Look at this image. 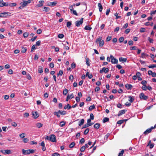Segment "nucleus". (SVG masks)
Wrapping results in <instances>:
<instances>
[{
	"label": "nucleus",
	"instance_id": "nucleus-1",
	"mask_svg": "<svg viewBox=\"0 0 156 156\" xmlns=\"http://www.w3.org/2000/svg\"><path fill=\"white\" fill-rule=\"evenodd\" d=\"M45 139L51 141L52 142H56V139L55 136L54 134L51 135L49 136H47L45 138Z\"/></svg>",
	"mask_w": 156,
	"mask_h": 156
},
{
	"label": "nucleus",
	"instance_id": "nucleus-2",
	"mask_svg": "<svg viewBox=\"0 0 156 156\" xmlns=\"http://www.w3.org/2000/svg\"><path fill=\"white\" fill-rule=\"evenodd\" d=\"M34 152V151L33 149H28L26 150L24 149L22 150V153L24 155L29 154L31 153H33Z\"/></svg>",
	"mask_w": 156,
	"mask_h": 156
},
{
	"label": "nucleus",
	"instance_id": "nucleus-3",
	"mask_svg": "<svg viewBox=\"0 0 156 156\" xmlns=\"http://www.w3.org/2000/svg\"><path fill=\"white\" fill-rule=\"evenodd\" d=\"M110 57L111 59V62L112 63L116 64L118 63V60L115 58L113 55H111Z\"/></svg>",
	"mask_w": 156,
	"mask_h": 156
},
{
	"label": "nucleus",
	"instance_id": "nucleus-4",
	"mask_svg": "<svg viewBox=\"0 0 156 156\" xmlns=\"http://www.w3.org/2000/svg\"><path fill=\"white\" fill-rule=\"evenodd\" d=\"M140 98L142 100H146L148 98V96L144 95L143 93H141L139 95Z\"/></svg>",
	"mask_w": 156,
	"mask_h": 156
},
{
	"label": "nucleus",
	"instance_id": "nucleus-5",
	"mask_svg": "<svg viewBox=\"0 0 156 156\" xmlns=\"http://www.w3.org/2000/svg\"><path fill=\"white\" fill-rule=\"evenodd\" d=\"M83 18H81L80 20L79 21H76V25L77 27L80 26V25H82L83 23Z\"/></svg>",
	"mask_w": 156,
	"mask_h": 156
},
{
	"label": "nucleus",
	"instance_id": "nucleus-6",
	"mask_svg": "<svg viewBox=\"0 0 156 156\" xmlns=\"http://www.w3.org/2000/svg\"><path fill=\"white\" fill-rule=\"evenodd\" d=\"M32 116L34 119H36L38 118L39 116L38 113L37 112H32Z\"/></svg>",
	"mask_w": 156,
	"mask_h": 156
},
{
	"label": "nucleus",
	"instance_id": "nucleus-7",
	"mask_svg": "<svg viewBox=\"0 0 156 156\" xmlns=\"http://www.w3.org/2000/svg\"><path fill=\"white\" fill-rule=\"evenodd\" d=\"M152 129H153V127L152 126L150 128L147 129L144 132V133L145 135H146L148 133H150L151 132L152 130Z\"/></svg>",
	"mask_w": 156,
	"mask_h": 156
},
{
	"label": "nucleus",
	"instance_id": "nucleus-8",
	"mask_svg": "<svg viewBox=\"0 0 156 156\" xmlns=\"http://www.w3.org/2000/svg\"><path fill=\"white\" fill-rule=\"evenodd\" d=\"M57 4V2H50L48 3V5L49 6L53 7L55 6Z\"/></svg>",
	"mask_w": 156,
	"mask_h": 156
},
{
	"label": "nucleus",
	"instance_id": "nucleus-9",
	"mask_svg": "<svg viewBox=\"0 0 156 156\" xmlns=\"http://www.w3.org/2000/svg\"><path fill=\"white\" fill-rule=\"evenodd\" d=\"M126 88L128 90H131L133 87V86L131 84H126L125 85Z\"/></svg>",
	"mask_w": 156,
	"mask_h": 156
},
{
	"label": "nucleus",
	"instance_id": "nucleus-10",
	"mask_svg": "<svg viewBox=\"0 0 156 156\" xmlns=\"http://www.w3.org/2000/svg\"><path fill=\"white\" fill-rule=\"evenodd\" d=\"M8 14H10V13L8 12H5L0 13V17H5L6 16H2V15H5Z\"/></svg>",
	"mask_w": 156,
	"mask_h": 156
},
{
	"label": "nucleus",
	"instance_id": "nucleus-11",
	"mask_svg": "<svg viewBox=\"0 0 156 156\" xmlns=\"http://www.w3.org/2000/svg\"><path fill=\"white\" fill-rule=\"evenodd\" d=\"M8 3L6 2H1L0 3V7H2L3 6H8Z\"/></svg>",
	"mask_w": 156,
	"mask_h": 156
},
{
	"label": "nucleus",
	"instance_id": "nucleus-12",
	"mask_svg": "<svg viewBox=\"0 0 156 156\" xmlns=\"http://www.w3.org/2000/svg\"><path fill=\"white\" fill-rule=\"evenodd\" d=\"M12 153V152L10 150H5V154H9Z\"/></svg>",
	"mask_w": 156,
	"mask_h": 156
},
{
	"label": "nucleus",
	"instance_id": "nucleus-13",
	"mask_svg": "<svg viewBox=\"0 0 156 156\" xmlns=\"http://www.w3.org/2000/svg\"><path fill=\"white\" fill-rule=\"evenodd\" d=\"M125 110H122L120 111L118 114L119 116H120L122 115L125 114Z\"/></svg>",
	"mask_w": 156,
	"mask_h": 156
},
{
	"label": "nucleus",
	"instance_id": "nucleus-14",
	"mask_svg": "<svg viewBox=\"0 0 156 156\" xmlns=\"http://www.w3.org/2000/svg\"><path fill=\"white\" fill-rule=\"evenodd\" d=\"M98 7H99V11L100 12H101L103 9L102 6V5L100 3H98Z\"/></svg>",
	"mask_w": 156,
	"mask_h": 156
},
{
	"label": "nucleus",
	"instance_id": "nucleus-15",
	"mask_svg": "<svg viewBox=\"0 0 156 156\" xmlns=\"http://www.w3.org/2000/svg\"><path fill=\"white\" fill-rule=\"evenodd\" d=\"M60 113L59 112V110L58 112H54V114L55 115H56L58 118H59L60 117Z\"/></svg>",
	"mask_w": 156,
	"mask_h": 156
},
{
	"label": "nucleus",
	"instance_id": "nucleus-16",
	"mask_svg": "<svg viewBox=\"0 0 156 156\" xmlns=\"http://www.w3.org/2000/svg\"><path fill=\"white\" fill-rule=\"evenodd\" d=\"M86 76H87L90 79L93 77V75L91 74H89L88 72H87L86 75Z\"/></svg>",
	"mask_w": 156,
	"mask_h": 156
},
{
	"label": "nucleus",
	"instance_id": "nucleus-17",
	"mask_svg": "<svg viewBox=\"0 0 156 156\" xmlns=\"http://www.w3.org/2000/svg\"><path fill=\"white\" fill-rule=\"evenodd\" d=\"M84 120L83 119H81L80 121L79 122V126H81L82 125L84 122Z\"/></svg>",
	"mask_w": 156,
	"mask_h": 156
},
{
	"label": "nucleus",
	"instance_id": "nucleus-18",
	"mask_svg": "<svg viewBox=\"0 0 156 156\" xmlns=\"http://www.w3.org/2000/svg\"><path fill=\"white\" fill-rule=\"evenodd\" d=\"M72 108V107L69 105V104H68L66 105H65L64 107V108L65 109L68 108V109H70Z\"/></svg>",
	"mask_w": 156,
	"mask_h": 156
},
{
	"label": "nucleus",
	"instance_id": "nucleus-19",
	"mask_svg": "<svg viewBox=\"0 0 156 156\" xmlns=\"http://www.w3.org/2000/svg\"><path fill=\"white\" fill-rule=\"evenodd\" d=\"M44 2V1H43V0L39 1V4H37V6L38 7H41V6H42L43 5V3Z\"/></svg>",
	"mask_w": 156,
	"mask_h": 156
},
{
	"label": "nucleus",
	"instance_id": "nucleus-20",
	"mask_svg": "<svg viewBox=\"0 0 156 156\" xmlns=\"http://www.w3.org/2000/svg\"><path fill=\"white\" fill-rule=\"evenodd\" d=\"M100 126V124L99 123H97L95 124L94 126V128L98 129L99 128Z\"/></svg>",
	"mask_w": 156,
	"mask_h": 156
},
{
	"label": "nucleus",
	"instance_id": "nucleus-21",
	"mask_svg": "<svg viewBox=\"0 0 156 156\" xmlns=\"http://www.w3.org/2000/svg\"><path fill=\"white\" fill-rule=\"evenodd\" d=\"M127 61V58H123L122 57H120L119 58V61L120 62H126Z\"/></svg>",
	"mask_w": 156,
	"mask_h": 156
},
{
	"label": "nucleus",
	"instance_id": "nucleus-22",
	"mask_svg": "<svg viewBox=\"0 0 156 156\" xmlns=\"http://www.w3.org/2000/svg\"><path fill=\"white\" fill-rule=\"evenodd\" d=\"M38 72L39 73H42L43 72V68L41 66H39L38 67Z\"/></svg>",
	"mask_w": 156,
	"mask_h": 156
},
{
	"label": "nucleus",
	"instance_id": "nucleus-23",
	"mask_svg": "<svg viewBox=\"0 0 156 156\" xmlns=\"http://www.w3.org/2000/svg\"><path fill=\"white\" fill-rule=\"evenodd\" d=\"M20 5H22V6L24 7L26 6L27 5V3L26 2H21L20 3Z\"/></svg>",
	"mask_w": 156,
	"mask_h": 156
},
{
	"label": "nucleus",
	"instance_id": "nucleus-24",
	"mask_svg": "<svg viewBox=\"0 0 156 156\" xmlns=\"http://www.w3.org/2000/svg\"><path fill=\"white\" fill-rule=\"evenodd\" d=\"M59 112H60V114L61 115H66V111H62L60 110H59Z\"/></svg>",
	"mask_w": 156,
	"mask_h": 156
},
{
	"label": "nucleus",
	"instance_id": "nucleus-25",
	"mask_svg": "<svg viewBox=\"0 0 156 156\" xmlns=\"http://www.w3.org/2000/svg\"><path fill=\"white\" fill-rule=\"evenodd\" d=\"M36 126H37L38 128H40L43 125V124L40 123H37V124H36Z\"/></svg>",
	"mask_w": 156,
	"mask_h": 156
},
{
	"label": "nucleus",
	"instance_id": "nucleus-26",
	"mask_svg": "<svg viewBox=\"0 0 156 156\" xmlns=\"http://www.w3.org/2000/svg\"><path fill=\"white\" fill-rule=\"evenodd\" d=\"M95 108V106L94 105L90 106L89 108V111H90L92 110L93 109H94Z\"/></svg>",
	"mask_w": 156,
	"mask_h": 156
},
{
	"label": "nucleus",
	"instance_id": "nucleus-27",
	"mask_svg": "<svg viewBox=\"0 0 156 156\" xmlns=\"http://www.w3.org/2000/svg\"><path fill=\"white\" fill-rule=\"evenodd\" d=\"M91 29L92 27L88 26H86L84 27V29L86 30H90Z\"/></svg>",
	"mask_w": 156,
	"mask_h": 156
},
{
	"label": "nucleus",
	"instance_id": "nucleus-28",
	"mask_svg": "<svg viewBox=\"0 0 156 156\" xmlns=\"http://www.w3.org/2000/svg\"><path fill=\"white\" fill-rule=\"evenodd\" d=\"M65 125V122L64 121H62L60 123V126L61 127H63Z\"/></svg>",
	"mask_w": 156,
	"mask_h": 156
},
{
	"label": "nucleus",
	"instance_id": "nucleus-29",
	"mask_svg": "<svg viewBox=\"0 0 156 156\" xmlns=\"http://www.w3.org/2000/svg\"><path fill=\"white\" fill-rule=\"evenodd\" d=\"M68 92V90L66 89H65L63 90V94L64 95H66L67 94Z\"/></svg>",
	"mask_w": 156,
	"mask_h": 156
},
{
	"label": "nucleus",
	"instance_id": "nucleus-30",
	"mask_svg": "<svg viewBox=\"0 0 156 156\" xmlns=\"http://www.w3.org/2000/svg\"><path fill=\"white\" fill-rule=\"evenodd\" d=\"M128 98H129V101L130 102H132L134 100V99L131 96H129Z\"/></svg>",
	"mask_w": 156,
	"mask_h": 156
},
{
	"label": "nucleus",
	"instance_id": "nucleus-31",
	"mask_svg": "<svg viewBox=\"0 0 156 156\" xmlns=\"http://www.w3.org/2000/svg\"><path fill=\"white\" fill-rule=\"evenodd\" d=\"M104 44V42L103 40H101V41H100V42H99V46L100 47H102L103 46Z\"/></svg>",
	"mask_w": 156,
	"mask_h": 156
},
{
	"label": "nucleus",
	"instance_id": "nucleus-32",
	"mask_svg": "<svg viewBox=\"0 0 156 156\" xmlns=\"http://www.w3.org/2000/svg\"><path fill=\"white\" fill-rule=\"evenodd\" d=\"M86 62L87 65L88 66H90L89 59L88 58H86Z\"/></svg>",
	"mask_w": 156,
	"mask_h": 156
},
{
	"label": "nucleus",
	"instance_id": "nucleus-33",
	"mask_svg": "<svg viewBox=\"0 0 156 156\" xmlns=\"http://www.w3.org/2000/svg\"><path fill=\"white\" fill-rule=\"evenodd\" d=\"M89 129L88 128H87L84 132V135L87 134L89 132Z\"/></svg>",
	"mask_w": 156,
	"mask_h": 156
},
{
	"label": "nucleus",
	"instance_id": "nucleus-34",
	"mask_svg": "<svg viewBox=\"0 0 156 156\" xmlns=\"http://www.w3.org/2000/svg\"><path fill=\"white\" fill-rule=\"evenodd\" d=\"M109 120V119L107 117H105L104 118L103 122L104 123L108 121Z\"/></svg>",
	"mask_w": 156,
	"mask_h": 156
},
{
	"label": "nucleus",
	"instance_id": "nucleus-35",
	"mask_svg": "<svg viewBox=\"0 0 156 156\" xmlns=\"http://www.w3.org/2000/svg\"><path fill=\"white\" fill-rule=\"evenodd\" d=\"M27 49L26 48L23 47L22 48V50L21 51L22 53H25L27 51Z\"/></svg>",
	"mask_w": 156,
	"mask_h": 156
},
{
	"label": "nucleus",
	"instance_id": "nucleus-36",
	"mask_svg": "<svg viewBox=\"0 0 156 156\" xmlns=\"http://www.w3.org/2000/svg\"><path fill=\"white\" fill-rule=\"evenodd\" d=\"M75 145V143L73 142L71 143L69 145V147L70 148H71L73 147Z\"/></svg>",
	"mask_w": 156,
	"mask_h": 156
},
{
	"label": "nucleus",
	"instance_id": "nucleus-37",
	"mask_svg": "<svg viewBox=\"0 0 156 156\" xmlns=\"http://www.w3.org/2000/svg\"><path fill=\"white\" fill-rule=\"evenodd\" d=\"M86 149V146H83L80 148V150L81 152L84 151Z\"/></svg>",
	"mask_w": 156,
	"mask_h": 156
},
{
	"label": "nucleus",
	"instance_id": "nucleus-38",
	"mask_svg": "<svg viewBox=\"0 0 156 156\" xmlns=\"http://www.w3.org/2000/svg\"><path fill=\"white\" fill-rule=\"evenodd\" d=\"M8 6H16V4L15 3H12L8 4Z\"/></svg>",
	"mask_w": 156,
	"mask_h": 156
},
{
	"label": "nucleus",
	"instance_id": "nucleus-39",
	"mask_svg": "<svg viewBox=\"0 0 156 156\" xmlns=\"http://www.w3.org/2000/svg\"><path fill=\"white\" fill-rule=\"evenodd\" d=\"M63 74V71L62 70H60L59 71V73L57 74L58 76H62Z\"/></svg>",
	"mask_w": 156,
	"mask_h": 156
},
{
	"label": "nucleus",
	"instance_id": "nucleus-40",
	"mask_svg": "<svg viewBox=\"0 0 156 156\" xmlns=\"http://www.w3.org/2000/svg\"><path fill=\"white\" fill-rule=\"evenodd\" d=\"M91 119H88L87 120V124H88L89 125V126H92V124H91Z\"/></svg>",
	"mask_w": 156,
	"mask_h": 156
},
{
	"label": "nucleus",
	"instance_id": "nucleus-41",
	"mask_svg": "<svg viewBox=\"0 0 156 156\" xmlns=\"http://www.w3.org/2000/svg\"><path fill=\"white\" fill-rule=\"evenodd\" d=\"M148 67L150 68H152L154 67H156V65L155 64H152L150 65H149L148 66Z\"/></svg>",
	"mask_w": 156,
	"mask_h": 156
},
{
	"label": "nucleus",
	"instance_id": "nucleus-42",
	"mask_svg": "<svg viewBox=\"0 0 156 156\" xmlns=\"http://www.w3.org/2000/svg\"><path fill=\"white\" fill-rule=\"evenodd\" d=\"M118 13L117 12H116L114 14L115 16H116V19H119L121 18V16H118Z\"/></svg>",
	"mask_w": 156,
	"mask_h": 156
},
{
	"label": "nucleus",
	"instance_id": "nucleus-43",
	"mask_svg": "<svg viewBox=\"0 0 156 156\" xmlns=\"http://www.w3.org/2000/svg\"><path fill=\"white\" fill-rule=\"evenodd\" d=\"M29 35L28 33L27 32H25L23 34V36L24 37H27Z\"/></svg>",
	"mask_w": 156,
	"mask_h": 156
},
{
	"label": "nucleus",
	"instance_id": "nucleus-44",
	"mask_svg": "<svg viewBox=\"0 0 156 156\" xmlns=\"http://www.w3.org/2000/svg\"><path fill=\"white\" fill-rule=\"evenodd\" d=\"M102 40V37H100L98 38L96 40V42L97 43L98 42H100V41H101Z\"/></svg>",
	"mask_w": 156,
	"mask_h": 156
},
{
	"label": "nucleus",
	"instance_id": "nucleus-45",
	"mask_svg": "<svg viewBox=\"0 0 156 156\" xmlns=\"http://www.w3.org/2000/svg\"><path fill=\"white\" fill-rule=\"evenodd\" d=\"M142 89L144 90H146L147 89V86L146 85H143L142 87Z\"/></svg>",
	"mask_w": 156,
	"mask_h": 156
},
{
	"label": "nucleus",
	"instance_id": "nucleus-46",
	"mask_svg": "<svg viewBox=\"0 0 156 156\" xmlns=\"http://www.w3.org/2000/svg\"><path fill=\"white\" fill-rule=\"evenodd\" d=\"M148 40L150 43H153L154 40L153 39L150 38V37H149L148 38Z\"/></svg>",
	"mask_w": 156,
	"mask_h": 156
},
{
	"label": "nucleus",
	"instance_id": "nucleus-47",
	"mask_svg": "<svg viewBox=\"0 0 156 156\" xmlns=\"http://www.w3.org/2000/svg\"><path fill=\"white\" fill-rule=\"evenodd\" d=\"M124 40V38L123 37H121L119 39V41L120 42H122Z\"/></svg>",
	"mask_w": 156,
	"mask_h": 156
},
{
	"label": "nucleus",
	"instance_id": "nucleus-48",
	"mask_svg": "<svg viewBox=\"0 0 156 156\" xmlns=\"http://www.w3.org/2000/svg\"><path fill=\"white\" fill-rule=\"evenodd\" d=\"M124 153V151L123 150H122L119 153L118 156H122L123 154Z\"/></svg>",
	"mask_w": 156,
	"mask_h": 156
},
{
	"label": "nucleus",
	"instance_id": "nucleus-49",
	"mask_svg": "<svg viewBox=\"0 0 156 156\" xmlns=\"http://www.w3.org/2000/svg\"><path fill=\"white\" fill-rule=\"evenodd\" d=\"M76 64L74 62H73L71 65V68L72 69L76 67Z\"/></svg>",
	"mask_w": 156,
	"mask_h": 156
},
{
	"label": "nucleus",
	"instance_id": "nucleus-50",
	"mask_svg": "<svg viewBox=\"0 0 156 156\" xmlns=\"http://www.w3.org/2000/svg\"><path fill=\"white\" fill-rule=\"evenodd\" d=\"M64 35L62 34H59L58 35V37L60 38H63Z\"/></svg>",
	"mask_w": 156,
	"mask_h": 156
},
{
	"label": "nucleus",
	"instance_id": "nucleus-51",
	"mask_svg": "<svg viewBox=\"0 0 156 156\" xmlns=\"http://www.w3.org/2000/svg\"><path fill=\"white\" fill-rule=\"evenodd\" d=\"M44 11L46 12H47L50 10V8L48 7H44Z\"/></svg>",
	"mask_w": 156,
	"mask_h": 156
},
{
	"label": "nucleus",
	"instance_id": "nucleus-52",
	"mask_svg": "<svg viewBox=\"0 0 156 156\" xmlns=\"http://www.w3.org/2000/svg\"><path fill=\"white\" fill-rule=\"evenodd\" d=\"M85 141V140L84 138H82L80 141V143L83 144Z\"/></svg>",
	"mask_w": 156,
	"mask_h": 156
},
{
	"label": "nucleus",
	"instance_id": "nucleus-53",
	"mask_svg": "<svg viewBox=\"0 0 156 156\" xmlns=\"http://www.w3.org/2000/svg\"><path fill=\"white\" fill-rule=\"evenodd\" d=\"M106 70V68L105 67H103L102 69L101 70H100V73H103V72H105V70Z\"/></svg>",
	"mask_w": 156,
	"mask_h": 156
},
{
	"label": "nucleus",
	"instance_id": "nucleus-54",
	"mask_svg": "<svg viewBox=\"0 0 156 156\" xmlns=\"http://www.w3.org/2000/svg\"><path fill=\"white\" fill-rule=\"evenodd\" d=\"M140 32L141 33L145 32V29L144 28H141L140 30Z\"/></svg>",
	"mask_w": 156,
	"mask_h": 156
},
{
	"label": "nucleus",
	"instance_id": "nucleus-55",
	"mask_svg": "<svg viewBox=\"0 0 156 156\" xmlns=\"http://www.w3.org/2000/svg\"><path fill=\"white\" fill-rule=\"evenodd\" d=\"M29 141V139L27 138H24L23 139V141L24 143H27Z\"/></svg>",
	"mask_w": 156,
	"mask_h": 156
},
{
	"label": "nucleus",
	"instance_id": "nucleus-56",
	"mask_svg": "<svg viewBox=\"0 0 156 156\" xmlns=\"http://www.w3.org/2000/svg\"><path fill=\"white\" fill-rule=\"evenodd\" d=\"M71 25V23L69 21L67 23V27H69Z\"/></svg>",
	"mask_w": 156,
	"mask_h": 156
},
{
	"label": "nucleus",
	"instance_id": "nucleus-57",
	"mask_svg": "<svg viewBox=\"0 0 156 156\" xmlns=\"http://www.w3.org/2000/svg\"><path fill=\"white\" fill-rule=\"evenodd\" d=\"M42 32V30L41 29H39L37 30V33L38 34H40Z\"/></svg>",
	"mask_w": 156,
	"mask_h": 156
},
{
	"label": "nucleus",
	"instance_id": "nucleus-58",
	"mask_svg": "<svg viewBox=\"0 0 156 156\" xmlns=\"http://www.w3.org/2000/svg\"><path fill=\"white\" fill-rule=\"evenodd\" d=\"M90 119L91 120H93L94 119V115L92 113H91L90 115Z\"/></svg>",
	"mask_w": 156,
	"mask_h": 156
},
{
	"label": "nucleus",
	"instance_id": "nucleus-59",
	"mask_svg": "<svg viewBox=\"0 0 156 156\" xmlns=\"http://www.w3.org/2000/svg\"><path fill=\"white\" fill-rule=\"evenodd\" d=\"M20 138H23L25 137V134L24 133H22L20 135Z\"/></svg>",
	"mask_w": 156,
	"mask_h": 156
},
{
	"label": "nucleus",
	"instance_id": "nucleus-60",
	"mask_svg": "<svg viewBox=\"0 0 156 156\" xmlns=\"http://www.w3.org/2000/svg\"><path fill=\"white\" fill-rule=\"evenodd\" d=\"M52 156H60V155L58 153H55L52 154Z\"/></svg>",
	"mask_w": 156,
	"mask_h": 156
},
{
	"label": "nucleus",
	"instance_id": "nucleus-61",
	"mask_svg": "<svg viewBox=\"0 0 156 156\" xmlns=\"http://www.w3.org/2000/svg\"><path fill=\"white\" fill-rule=\"evenodd\" d=\"M156 13V10H155L151 12L150 13V15L151 16H153Z\"/></svg>",
	"mask_w": 156,
	"mask_h": 156
},
{
	"label": "nucleus",
	"instance_id": "nucleus-62",
	"mask_svg": "<svg viewBox=\"0 0 156 156\" xmlns=\"http://www.w3.org/2000/svg\"><path fill=\"white\" fill-rule=\"evenodd\" d=\"M50 67L51 68H53L54 66V64L53 62H51L50 64L49 65Z\"/></svg>",
	"mask_w": 156,
	"mask_h": 156
},
{
	"label": "nucleus",
	"instance_id": "nucleus-63",
	"mask_svg": "<svg viewBox=\"0 0 156 156\" xmlns=\"http://www.w3.org/2000/svg\"><path fill=\"white\" fill-rule=\"evenodd\" d=\"M11 125L12 126L14 127H16L17 126V124L16 122H13L12 123Z\"/></svg>",
	"mask_w": 156,
	"mask_h": 156
},
{
	"label": "nucleus",
	"instance_id": "nucleus-64",
	"mask_svg": "<svg viewBox=\"0 0 156 156\" xmlns=\"http://www.w3.org/2000/svg\"><path fill=\"white\" fill-rule=\"evenodd\" d=\"M147 81L145 80H144L142 81L141 82V83L143 84V85H145V84L147 83Z\"/></svg>",
	"mask_w": 156,
	"mask_h": 156
}]
</instances>
